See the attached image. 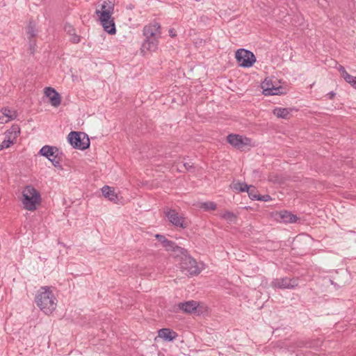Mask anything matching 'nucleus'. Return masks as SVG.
Instances as JSON below:
<instances>
[{
	"instance_id": "obj_24",
	"label": "nucleus",
	"mask_w": 356,
	"mask_h": 356,
	"mask_svg": "<svg viewBox=\"0 0 356 356\" xmlns=\"http://www.w3.org/2000/svg\"><path fill=\"white\" fill-rule=\"evenodd\" d=\"M27 35L29 40L35 38L38 34V30L35 27V24L33 20H30L27 26Z\"/></svg>"
},
{
	"instance_id": "obj_5",
	"label": "nucleus",
	"mask_w": 356,
	"mask_h": 356,
	"mask_svg": "<svg viewBox=\"0 0 356 356\" xmlns=\"http://www.w3.org/2000/svg\"><path fill=\"white\" fill-rule=\"evenodd\" d=\"M39 154L47 158L52 165L58 169H62L60 157L63 155L58 147L55 146L44 145L39 151Z\"/></svg>"
},
{
	"instance_id": "obj_7",
	"label": "nucleus",
	"mask_w": 356,
	"mask_h": 356,
	"mask_svg": "<svg viewBox=\"0 0 356 356\" xmlns=\"http://www.w3.org/2000/svg\"><path fill=\"white\" fill-rule=\"evenodd\" d=\"M227 141L234 148L241 151H244L246 147L251 146V139L239 134H229L227 136Z\"/></svg>"
},
{
	"instance_id": "obj_16",
	"label": "nucleus",
	"mask_w": 356,
	"mask_h": 356,
	"mask_svg": "<svg viewBox=\"0 0 356 356\" xmlns=\"http://www.w3.org/2000/svg\"><path fill=\"white\" fill-rule=\"evenodd\" d=\"M0 113H1V115H0V123L8 122L15 119L17 117L16 112L10 111L7 107L2 108Z\"/></svg>"
},
{
	"instance_id": "obj_11",
	"label": "nucleus",
	"mask_w": 356,
	"mask_h": 356,
	"mask_svg": "<svg viewBox=\"0 0 356 356\" xmlns=\"http://www.w3.org/2000/svg\"><path fill=\"white\" fill-rule=\"evenodd\" d=\"M99 19L106 32L111 35H113L116 33L114 19L112 18V15H111L109 11H104L102 13V17H99Z\"/></svg>"
},
{
	"instance_id": "obj_26",
	"label": "nucleus",
	"mask_w": 356,
	"mask_h": 356,
	"mask_svg": "<svg viewBox=\"0 0 356 356\" xmlns=\"http://www.w3.org/2000/svg\"><path fill=\"white\" fill-rule=\"evenodd\" d=\"M231 188L236 191L238 192H245L246 190H248V185L245 183L242 182H237V183H233L231 185Z\"/></svg>"
},
{
	"instance_id": "obj_20",
	"label": "nucleus",
	"mask_w": 356,
	"mask_h": 356,
	"mask_svg": "<svg viewBox=\"0 0 356 356\" xmlns=\"http://www.w3.org/2000/svg\"><path fill=\"white\" fill-rule=\"evenodd\" d=\"M262 88L265 95H278L280 92V88H275L273 86H270L268 81H264L262 83Z\"/></svg>"
},
{
	"instance_id": "obj_29",
	"label": "nucleus",
	"mask_w": 356,
	"mask_h": 356,
	"mask_svg": "<svg viewBox=\"0 0 356 356\" xmlns=\"http://www.w3.org/2000/svg\"><path fill=\"white\" fill-rule=\"evenodd\" d=\"M10 136H9V137H6V138L3 140L0 145V151L3 150V149L8 148L10 145L15 143V140L11 139Z\"/></svg>"
},
{
	"instance_id": "obj_9",
	"label": "nucleus",
	"mask_w": 356,
	"mask_h": 356,
	"mask_svg": "<svg viewBox=\"0 0 356 356\" xmlns=\"http://www.w3.org/2000/svg\"><path fill=\"white\" fill-rule=\"evenodd\" d=\"M183 259H184L179 263L180 268L182 272L188 273L190 275H197L200 273L201 270L196 261L189 254L185 256Z\"/></svg>"
},
{
	"instance_id": "obj_37",
	"label": "nucleus",
	"mask_w": 356,
	"mask_h": 356,
	"mask_svg": "<svg viewBox=\"0 0 356 356\" xmlns=\"http://www.w3.org/2000/svg\"><path fill=\"white\" fill-rule=\"evenodd\" d=\"M169 35L171 37V38H174L177 35L176 34V31L174 29H170L169 30Z\"/></svg>"
},
{
	"instance_id": "obj_34",
	"label": "nucleus",
	"mask_w": 356,
	"mask_h": 356,
	"mask_svg": "<svg viewBox=\"0 0 356 356\" xmlns=\"http://www.w3.org/2000/svg\"><path fill=\"white\" fill-rule=\"evenodd\" d=\"M271 200V197L269 195H259L257 200L264 201V202H268Z\"/></svg>"
},
{
	"instance_id": "obj_39",
	"label": "nucleus",
	"mask_w": 356,
	"mask_h": 356,
	"mask_svg": "<svg viewBox=\"0 0 356 356\" xmlns=\"http://www.w3.org/2000/svg\"><path fill=\"white\" fill-rule=\"evenodd\" d=\"M30 40V48H31V49H33L34 47L35 46V42H32L31 40Z\"/></svg>"
},
{
	"instance_id": "obj_28",
	"label": "nucleus",
	"mask_w": 356,
	"mask_h": 356,
	"mask_svg": "<svg viewBox=\"0 0 356 356\" xmlns=\"http://www.w3.org/2000/svg\"><path fill=\"white\" fill-rule=\"evenodd\" d=\"M220 216L222 218H223L229 222H234L237 218V216L236 214H234L233 212L228 211L222 213Z\"/></svg>"
},
{
	"instance_id": "obj_1",
	"label": "nucleus",
	"mask_w": 356,
	"mask_h": 356,
	"mask_svg": "<svg viewBox=\"0 0 356 356\" xmlns=\"http://www.w3.org/2000/svg\"><path fill=\"white\" fill-rule=\"evenodd\" d=\"M143 33L145 38L140 48L141 52L145 54L147 51H155L158 49L159 39L161 38L160 24L154 22L145 25Z\"/></svg>"
},
{
	"instance_id": "obj_2",
	"label": "nucleus",
	"mask_w": 356,
	"mask_h": 356,
	"mask_svg": "<svg viewBox=\"0 0 356 356\" xmlns=\"http://www.w3.org/2000/svg\"><path fill=\"white\" fill-rule=\"evenodd\" d=\"M35 302L45 314H51L56 308L57 300L49 286H42L37 292Z\"/></svg>"
},
{
	"instance_id": "obj_14",
	"label": "nucleus",
	"mask_w": 356,
	"mask_h": 356,
	"mask_svg": "<svg viewBox=\"0 0 356 356\" xmlns=\"http://www.w3.org/2000/svg\"><path fill=\"white\" fill-rule=\"evenodd\" d=\"M64 31L70 37V40L74 44H77L81 40V36L76 33V30L70 23H65L64 25Z\"/></svg>"
},
{
	"instance_id": "obj_18",
	"label": "nucleus",
	"mask_w": 356,
	"mask_h": 356,
	"mask_svg": "<svg viewBox=\"0 0 356 356\" xmlns=\"http://www.w3.org/2000/svg\"><path fill=\"white\" fill-rule=\"evenodd\" d=\"M279 216L285 223L296 222L299 219L296 215H294L291 212L287 211H281L279 213Z\"/></svg>"
},
{
	"instance_id": "obj_15",
	"label": "nucleus",
	"mask_w": 356,
	"mask_h": 356,
	"mask_svg": "<svg viewBox=\"0 0 356 356\" xmlns=\"http://www.w3.org/2000/svg\"><path fill=\"white\" fill-rule=\"evenodd\" d=\"M158 333L159 337L165 341H172L178 336L176 332L169 328L160 329Z\"/></svg>"
},
{
	"instance_id": "obj_27",
	"label": "nucleus",
	"mask_w": 356,
	"mask_h": 356,
	"mask_svg": "<svg viewBox=\"0 0 356 356\" xmlns=\"http://www.w3.org/2000/svg\"><path fill=\"white\" fill-rule=\"evenodd\" d=\"M246 192L248 194L249 197L252 200H257L258 194L257 188L253 186H248V190H246Z\"/></svg>"
},
{
	"instance_id": "obj_25",
	"label": "nucleus",
	"mask_w": 356,
	"mask_h": 356,
	"mask_svg": "<svg viewBox=\"0 0 356 356\" xmlns=\"http://www.w3.org/2000/svg\"><path fill=\"white\" fill-rule=\"evenodd\" d=\"M200 208L204 211H214L216 209V204L213 202H205L200 203Z\"/></svg>"
},
{
	"instance_id": "obj_35",
	"label": "nucleus",
	"mask_w": 356,
	"mask_h": 356,
	"mask_svg": "<svg viewBox=\"0 0 356 356\" xmlns=\"http://www.w3.org/2000/svg\"><path fill=\"white\" fill-rule=\"evenodd\" d=\"M155 238L158 240L159 242L161 243V245L164 242V240L166 238L165 236L160 234H155Z\"/></svg>"
},
{
	"instance_id": "obj_33",
	"label": "nucleus",
	"mask_w": 356,
	"mask_h": 356,
	"mask_svg": "<svg viewBox=\"0 0 356 356\" xmlns=\"http://www.w3.org/2000/svg\"><path fill=\"white\" fill-rule=\"evenodd\" d=\"M310 343L307 341H300L296 343V347L302 348V347H310Z\"/></svg>"
},
{
	"instance_id": "obj_17",
	"label": "nucleus",
	"mask_w": 356,
	"mask_h": 356,
	"mask_svg": "<svg viewBox=\"0 0 356 356\" xmlns=\"http://www.w3.org/2000/svg\"><path fill=\"white\" fill-rule=\"evenodd\" d=\"M102 192L103 195L110 201L115 203L118 200V195L115 193L113 188L108 186H104L102 188Z\"/></svg>"
},
{
	"instance_id": "obj_12",
	"label": "nucleus",
	"mask_w": 356,
	"mask_h": 356,
	"mask_svg": "<svg viewBox=\"0 0 356 356\" xmlns=\"http://www.w3.org/2000/svg\"><path fill=\"white\" fill-rule=\"evenodd\" d=\"M199 302L195 300H188L178 303L175 306L174 312L182 311L186 314H192L197 311Z\"/></svg>"
},
{
	"instance_id": "obj_36",
	"label": "nucleus",
	"mask_w": 356,
	"mask_h": 356,
	"mask_svg": "<svg viewBox=\"0 0 356 356\" xmlns=\"http://www.w3.org/2000/svg\"><path fill=\"white\" fill-rule=\"evenodd\" d=\"M339 71L341 72L342 77L344 79L346 73H348L345 70L344 67L340 65L339 67Z\"/></svg>"
},
{
	"instance_id": "obj_21",
	"label": "nucleus",
	"mask_w": 356,
	"mask_h": 356,
	"mask_svg": "<svg viewBox=\"0 0 356 356\" xmlns=\"http://www.w3.org/2000/svg\"><path fill=\"white\" fill-rule=\"evenodd\" d=\"M291 111V108L277 107L273 111V114L278 118L287 119Z\"/></svg>"
},
{
	"instance_id": "obj_38",
	"label": "nucleus",
	"mask_w": 356,
	"mask_h": 356,
	"mask_svg": "<svg viewBox=\"0 0 356 356\" xmlns=\"http://www.w3.org/2000/svg\"><path fill=\"white\" fill-rule=\"evenodd\" d=\"M327 95L328 96L329 99H332L335 97L336 94H335V92L332 91V92H330L329 93H327Z\"/></svg>"
},
{
	"instance_id": "obj_4",
	"label": "nucleus",
	"mask_w": 356,
	"mask_h": 356,
	"mask_svg": "<svg viewBox=\"0 0 356 356\" xmlns=\"http://www.w3.org/2000/svg\"><path fill=\"white\" fill-rule=\"evenodd\" d=\"M69 143L75 149L85 150L90 146V139L83 132L71 131L67 136Z\"/></svg>"
},
{
	"instance_id": "obj_22",
	"label": "nucleus",
	"mask_w": 356,
	"mask_h": 356,
	"mask_svg": "<svg viewBox=\"0 0 356 356\" xmlns=\"http://www.w3.org/2000/svg\"><path fill=\"white\" fill-rule=\"evenodd\" d=\"M114 10V4L111 1H104L102 4L101 10H97L95 13L98 15V17H102V13L110 12L111 15H113Z\"/></svg>"
},
{
	"instance_id": "obj_8",
	"label": "nucleus",
	"mask_w": 356,
	"mask_h": 356,
	"mask_svg": "<svg viewBox=\"0 0 356 356\" xmlns=\"http://www.w3.org/2000/svg\"><path fill=\"white\" fill-rule=\"evenodd\" d=\"M298 285V278L288 277L274 279L270 286L275 289H293Z\"/></svg>"
},
{
	"instance_id": "obj_13",
	"label": "nucleus",
	"mask_w": 356,
	"mask_h": 356,
	"mask_svg": "<svg viewBox=\"0 0 356 356\" xmlns=\"http://www.w3.org/2000/svg\"><path fill=\"white\" fill-rule=\"evenodd\" d=\"M44 94L49 99L51 106L58 107L60 104V95L54 88L46 87L44 88Z\"/></svg>"
},
{
	"instance_id": "obj_19",
	"label": "nucleus",
	"mask_w": 356,
	"mask_h": 356,
	"mask_svg": "<svg viewBox=\"0 0 356 356\" xmlns=\"http://www.w3.org/2000/svg\"><path fill=\"white\" fill-rule=\"evenodd\" d=\"M171 252H172L173 257L179 259L180 262L184 259L183 258L185 256L188 255V251L186 249L178 246L177 244L174 245Z\"/></svg>"
},
{
	"instance_id": "obj_3",
	"label": "nucleus",
	"mask_w": 356,
	"mask_h": 356,
	"mask_svg": "<svg viewBox=\"0 0 356 356\" xmlns=\"http://www.w3.org/2000/svg\"><path fill=\"white\" fill-rule=\"evenodd\" d=\"M22 204L28 211H35L36 206L41 202V195L33 186H26L22 192Z\"/></svg>"
},
{
	"instance_id": "obj_32",
	"label": "nucleus",
	"mask_w": 356,
	"mask_h": 356,
	"mask_svg": "<svg viewBox=\"0 0 356 356\" xmlns=\"http://www.w3.org/2000/svg\"><path fill=\"white\" fill-rule=\"evenodd\" d=\"M183 165L186 171H192L195 168L193 163L191 162H185Z\"/></svg>"
},
{
	"instance_id": "obj_30",
	"label": "nucleus",
	"mask_w": 356,
	"mask_h": 356,
	"mask_svg": "<svg viewBox=\"0 0 356 356\" xmlns=\"http://www.w3.org/2000/svg\"><path fill=\"white\" fill-rule=\"evenodd\" d=\"M344 79L346 82L350 83L351 86L356 88V76H353L348 73H346Z\"/></svg>"
},
{
	"instance_id": "obj_10",
	"label": "nucleus",
	"mask_w": 356,
	"mask_h": 356,
	"mask_svg": "<svg viewBox=\"0 0 356 356\" xmlns=\"http://www.w3.org/2000/svg\"><path fill=\"white\" fill-rule=\"evenodd\" d=\"M165 214L169 221L175 227L185 229L188 227V223L186 218L180 216L175 209H168L165 211Z\"/></svg>"
},
{
	"instance_id": "obj_31",
	"label": "nucleus",
	"mask_w": 356,
	"mask_h": 356,
	"mask_svg": "<svg viewBox=\"0 0 356 356\" xmlns=\"http://www.w3.org/2000/svg\"><path fill=\"white\" fill-rule=\"evenodd\" d=\"M175 244L176 243L174 241L165 238L164 242L162 243V246L165 249V250L171 251Z\"/></svg>"
},
{
	"instance_id": "obj_23",
	"label": "nucleus",
	"mask_w": 356,
	"mask_h": 356,
	"mask_svg": "<svg viewBox=\"0 0 356 356\" xmlns=\"http://www.w3.org/2000/svg\"><path fill=\"white\" fill-rule=\"evenodd\" d=\"M20 134V128L17 124H13L8 130L5 132L6 137L10 136L13 140H16Z\"/></svg>"
},
{
	"instance_id": "obj_6",
	"label": "nucleus",
	"mask_w": 356,
	"mask_h": 356,
	"mask_svg": "<svg viewBox=\"0 0 356 356\" xmlns=\"http://www.w3.org/2000/svg\"><path fill=\"white\" fill-rule=\"evenodd\" d=\"M235 58L238 65L245 68L252 67L256 62L254 54L252 51L245 49H238L235 53Z\"/></svg>"
}]
</instances>
